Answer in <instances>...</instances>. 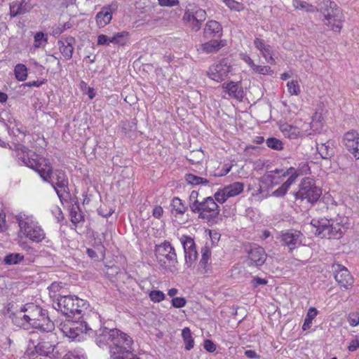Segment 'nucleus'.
Masks as SVG:
<instances>
[{"mask_svg": "<svg viewBox=\"0 0 359 359\" xmlns=\"http://www.w3.org/2000/svg\"><path fill=\"white\" fill-rule=\"evenodd\" d=\"M311 231L322 238L339 239L348 228V218L338 217L334 219L326 218L313 219L311 222Z\"/></svg>", "mask_w": 359, "mask_h": 359, "instance_id": "obj_1", "label": "nucleus"}, {"mask_svg": "<svg viewBox=\"0 0 359 359\" xmlns=\"http://www.w3.org/2000/svg\"><path fill=\"white\" fill-rule=\"evenodd\" d=\"M324 4L326 8L320 7L318 8L311 4H309L306 1H296L294 4L296 8L304 9L307 12L320 11L325 18V25L330 27L331 29L339 32L343 24L342 13L341 11L337 8L336 4L330 0H325Z\"/></svg>", "mask_w": 359, "mask_h": 359, "instance_id": "obj_2", "label": "nucleus"}, {"mask_svg": "<svg viewBox=\"0 0 359 359\" xmlns=\"http://www.w3.org/2000/svg\"><path fill=\"white\" fill-rule=\"evenodd\" d=\"M20 233L34 243H40L46 238V233L32 215L20 213L16 216Z\"/></svg>", "mask_w": 359, "mask_h": 359, "instance_id": "obj_3", "label": "nucleus"}, {"mask_svg": "<svg viewBox=\"0 0 359 359\" xmlns=\"http://www.w3.org/2000/svg\"><path fill=\"white\" fill-rule=\"evenodd\" d=\"M132 338L117 330L110 345L111 359H140L133 353Z\"/></svg>", "mask_w": 359, "mask_h": 359, "instance_id": "obj_4", "label": "nucleus"}, {"mask_svg": "<svg viewBox=\"0 0 359 359\" xmlns=\"http://www.w3.org/2000/svg\"><path fill=\"white\" fill-rule=\"evenodd\" d=\"M57 306L64 315L80 318L88 311L89 304L76 296L65 295L57 299Z\"/></svg>", "mask_w": 359, "mask_h": 359, "instance_id": "obj_5", "label": "nucleus"}, {"mask_svg": "<svg viewBox=\"0 0 359 359\" xmlns=\"http://www.w3.org/2000/svg\"><path fill=\"white\" fill-rule=\"evenodd\" d=\"M43 310L41 307L33 303L27 304L13 314L12 321L18 327L29 330L35 321L39 320Z\"/></svg>", "mask_w": 359, "mask_h": 359, "instance_id": "obj_6", "label": "nucleus"}, {"mask_svg": "<svg viewBox=\"0 0 359 359\" xmlns=\"http://www.w3.org/2000/svg\"><path fill=\"white\" fill-rule=\"evenodd\" d=\"M157 262L164 269L174 272L178 263L175 248L169 242L165 241L156 246L155 250Z\"/></svg>", "mask_w": 359, "mask_h": 359, "instance_id": "obj_7", "label": "nucleus"}, {"mask_svg": "<svg viewBox=\"0 0 359 359\" xmlns=\"http://www.w3.org/2000/svg\"><path fill=\"white\" fill-rule=\"evenodd\" d=\"M320 122L313 121L311 123H303L301 128L296 126H292L288 123H283L280 126V130L285 137L295 139L301 135H310L312 132H317L321 128Z\"/></svg>", "mask_w": 359, "mask_h": 359, "instance_id": "obj_8", "label": "nucleus"}, {"mask_svg": "<svg viewBox=\"0 0 359 359\" xmlns=\"http://www.w3.org/2000/svg\"><path fill=\"white\" fill-rule=\"evenodd\" d=\"M215 198L208 196L203 198L196 210L191 212L198 214V217L207 222H211L217 217L219 214V205L215 202Z\"/></svg>", "mask_w": 359, "mask_h": 359, "instance_id": "obj_9", "label": "nucleus"}, {"mask_svg": "<svg viewBox=\"0 0 359 359\" xmlns=\"http://www.w3.org/2000/svg\"><path fill=\"white\" fill-rule=\"evenodd\" d=\"M322 192L320 189L317 187L311 178L304 179L300 185L299 191L295 194L296 199L306 200L311 203L316 202L320 198Z\"/></svg>", "mask_w": 359, "mask_h": 359, "instance_id": "obj_10", "label": "nucleus"}, {"mask_svg": "<svg viewBox=\"0 0 359 359\" xmlns=\"http://www.w3.org/2000/svg\"><path fill=\"white\" fill-rule=\"evenodd\" d=\"M60 326L63 334L72 340L80 341L83 339V334H90L92 330L83 321H67Z\"/></svg>", "mask_w": 359, "mask_h": 359, "instance_id": "obj_11", "label": "nucleus"}, {"mask_svg": "<svg viewBox=\"0 0 359 359\" xmlns=\"http://www.w3.org/2000/svg\"><path fill=\"white\" fill-rule=\"evenodd\" d=\"M232 71V66L226 59H222L212 65L207 71V76L216 82H222L228 78Z\"/></svg>", "mask_w": 359, "mask_h": 359, "instance_id": "obj_12", "label": "nucleus"}, {"mask_svg": "<svg viewBox=\"0 0 359 359\" xmlns=\"http://www.w3.org/2000/svg\"><path fill=\"white\" fill-rule=\"evenodd\" d=\"M45 182H49L53 186L60 199L65 194H68V180L64 171L61 170L53 171L48 180Z\"/></svg>", "mask_w": 359, "mask_h": 359, "instance_id": "obj_13", "label": "nucleus"}, {"mask_svg": "<svg viewBox=\"0 0 359 359\" xmlns=\"http://www.w3.org/2000/svg\"><path fill=\"white\" fill-rule=\"evenodd\" d=\"M244 184L236 182L219 189L215 194V200L220 203H224L228 198L236 196L243 192Z\"/></svg>", "mask_w": 359, "mask_h": 359, "instance_id": "obj_14", "label": "nucleus"}, {"mask_svg": "<svg viewBox=\"0 0 359 359\" xmlns=\"http://www.w3.org/2000/svg\"><path fill=\"white\" fill-rule=\"evenodd\" d=\"M335 280L346 290L351 288L353 284V278L344 266L334 263L332 266Z\"/></svg>", "mask_w": 359, "mask_h": 359, "instance_id": "obj_15", "label": "nucleus"}, {"mask_svg": "<svg viewBox=\"0 0 359 359\" xmlns=\"http://www.w3.org/2000/svg\"><path fill=\"white\" fill-rule=\"evenodd\" d=\"M27 167L36 170L43 181L48 180L49 175L53 172L50 162L44 158H34L33 161H28Z\"/></svg>", "mask_w": 359, "mask_h": 359, "instance_id": "obj_16", "label": "nucleus"}, {"mask_svg": "<svg viewBox=\"0 0 359 359\" xmlns=\"http://www.w3.org/2000/svg\"><path fill=\"white\" fill-rule=\"evenodd\" d=\"M302 234L294 230H290L282 233L280 242L282 245L288 248L290 251L297 248L302 243Z\"/></svg>", "mask_w": 359, "mask_h": 359, "instance_id": "obj_17", "label": "nucleus"}, {"mask_svg": "<svg viewBox=\"0 0 359 359\" xmlns=\"http://www.w3.org/2000/svg\"><path fill=\"white\" fill-rule=\"evenodd\" d=\"M343 142L348 151L359 159V133L353 130L346 133Z\"/></svg>", "mask_w": 359, "mask_h": 359, "instance_id": "obj_18", "label": "nucleus"}, {"mask_svg": "<svg viewBox=\"0 0 359 359\" xmlns=\"http://www.w3.org/2000/svg\"><path fill=\"white\" fill-rule=\"evenodd\" d=\"M118 8V4L116 1L104 6L97 13L95 17L96 22L99 27H104L108 25L112 19V13Z\"/></svg>", "mask_w": 359, "mask_h": 359, "instance_id": "obj_19", "label": "nucleus"}, {"mask_svg": "<svg viewBox=\"0 0 359 359\" xmlns=\"http://www.w3.org/2000/svg\"><path fill=\"white\" fill-rule=\"evenodd\" d=\"M267 255L264 249L257 245L250 247L248 251V259L250 262V265L259 266L263 265L266 259Z\"/></svg>", "mask_w": 359, "mask_h": 359, "instance_id": "obj_20", "label": "nucleus"}, {"mask_svg": "<svg viewBox=\"0 0 359 359\" xmlns=\"http://www.w3.org/2000/svg\"><path fill=\"white\" fill-rule=\"evenodd\" d=\"M115 333H117V329H108L107 327L100 328L96 332V343L100 347L109 346L112 344V340Z\"/></svg>", "mask_w": 359, "mask_h": 359, "instance_id": "obj_21", "label": "nucleus"}, {"mask_svg": "<svg viewBox=\"0 0 359 359\" xmlns=\"http://www.w3.org/2000/svg\"><path fill=\"white\" fill-rule=\"evenodd\" d=\"M31 0H19L10 4V15L15 17L29 12L32 8Z\"/></svg>", "mask_w": 359, "mask_h": 359, "instance_id": "obj_22", "label": "nucleus"}, {"mask_svg": "<svg viewBox=\"0 0 359 359\" xmlns=\"http://www.w3.org/2000/svg\"><path fill=\"white\" fill-rule=\"evenodd\" d=\"M224 92L229 97L237 100L243 98V90L239 82L229 81L222 84Z\"/></svg>", "mask_w": 359, "mask_h": 359, "instance_id": "obj_23", "label": "nucleus"}, {"mask_svg": "<svg viewBox=\"0 0 359 359\" xmlns=\"http://www.w3.org/2000/svg\"><path fill=\"white\" fill-rule=\"evenodd\" d=\"M74 44L75 39L72 36L67 37L58 41L60 51L65 60H68L72 57Z\"/></svg>", "mask_w": 359, "mask_h": 359, "instance_id": "obj_24", "label": "nucleus"}, {"mask_svg": "<svg viewBox=\"0 0 359 359\" xmlns=\"http://www.w3.org/2000/svg\"><path fill=\"white\" fill-rule=\"evenodd\" d=\"M32 327L47 332H50L54 329V324L49 319L46 310H43L41 316L39 318V320L35 321Z\"/></svg>", "mask_w": 359, "mask_h": 359, "instance_id": "obj_25", "label": "nucleus"}, {"mask_svg": "<svg viewBox=\"0 0 359 359\" xmlns=\"http://www.w3.org/2000/svg\"><path fill=\"white\" fill-rule=\"evenodd\" d=\"M226 45V40H210L201 46V50L206 54L217 53L221 48Z\"/></svg>", "mask_w": 359, "mask_h": 359, "instance_id": "obj_26", "label": "nucleus"}, {"mask_svg": "<svg viewBox=\"0 0 359 359\" xmlns=\"http://www.w3.org/2000/svg\"><path fill=\"white\" fill-rule=\"evenodd\" d=\"M222 32V25L215 20L208 21L204 28V34L206 37H215L217 36H221Z\"/></svg>", "mask_w": 359, "mask_h": 359, "instance_id": "obj_27", "label": "nucleus"}, {"mask_svg": "<svg viewBox=\"0 0 359 359\" xmlns=\"http://www.w3.org/2000/svg\"><path fill=\"white\" fill-rule=\"evenodd\" d=\"M14 151L15 153V156L18 158V159L20 160L26 166H27L28 161H33L34 159L29 156V150L22 144H15Z\"/></svg>", "mask_w": 359, "mask_h": 359, "instance_id": "obj_28", "label": "nucleus"}, {"mask_svg": "<svg viewBox=\"0 0 359 359\" xmlns=\"http://www.w3.org/2000/svg\"><path fill=\"white\" fill-rule=\"evenodd\" d=\"M36 352L41 355H46L51 358V355L54 357L53 351L55 349V346L53 345L49 341H42L38 343L37 345L34 346Z\"/></svg>", "mask_w": 359, "mask_h": 359, "instance_id": "obj_29", "label": "nucleus"}, {"mask_svg": "<svg viewBox=\"0 0 359 359\" xmlns=\"http://www.w3.org/2000/svg\"><path fill=\"white\" fill-rule=\"evenodd\" d=\"M170 206L171 213L176 217L182 216L187 209V206L182 203V201L178 197L173 198Z\"/></svg>", "mask_w": 359, "mask_h": 359, "instance_id": "obj_30", "label": "nucleus"}, {"mask_svg": "<svg viewBox=\"0 0 359 359\" xmlns=\"http://www.w3.org/2000/svg\"><path fill=\"white\" fill-rule=\"evenodd\" d=\"M201 259L199 262L198 269L201 273L204 274L208 271L211 252L207 247H204L201 250Z\"/></svg>", "mask_w": 359, "mask_h": 359, "instance_id": "obj_31", "label": "nucleus"}, {"mask_svg": "<svg viewBox=\"0 0 359 359\" xmlns=\"http://www.w3.org/2000/svg\"><path fill=\"white\" fill-rule=\"evenodd\" d=\"M332 142L327 141L326 143L317 144V150L323 158L328 159L334 153Z\"/></svg>", "mask_w": 359, "mask_h": 359, "instance_id": "obj_32", "label": "nucleus"}, {"mask_svg": "<svg viewBox=\"0 0 359 359\" xmlns=\"http://www.w3.org/2000/svg\"><path fill=\"white\" fill-rule=\"evenodd\" d=\"M278 173H281V176L283 177L288 176L287 180L285 182L283 183L284 186L287 187L288 189L290 187V186L295 182L297 177H298L299 174L297 173L295 168L290 167L286 170L283 171H277Z\"/></svg>", "mask_w": 359, "mask_h": 359, "instance_id": "obj_33", "label": "nucleus"}, {"mask_svg": "<svg viewBox=\"0 0 359 359\" xmlns=\"http://www.w3.org/2000/svg\"><path fill=\"white\" fill-rule=\"evenodd\" d=\"M27 68L23 64H18L14 69L15 79L19 81H24L27 78Z\"/></svg>", "mask_w": 359, "mask_h": 359, "instance_id": "obj_34", "label": "nucleus"}, {"mask_svg": "<svg viewBox=\"0 0 359 359\" xmlns=\"http://www.w3.org/2000/svg\"><path fill=\"white\" fill-rule=\"evenodd\" d=\"M182 336L187 350H191L194 345L191 330L189 327H184L182 331Z\"/></svg>", "mask_w": 359, "mask_h": 359, "instance_id": "obj_35", "label": "nucleus"}, {"mask_svg": "<svg viewBox=\"0 0 359 359\" xmlns=\"http://www.w3.org/2000/svg\"><path fill=\"white\" fill-rule=\"evenodd\" d=\"M24 259V255L21 253H10L7 255L4 262L7 265L18 264Z\"/></svg>", "mask_w": 359, "mask_h": 359, "instance_id": "obj_36", "label": "nucleus"}, {"mask_svg": "<svg viewBox=\"0 0 359 359\" xmlns=\"http://www.w3.org/2000/svg\"><path fill=\"white\" fill-rule=\"evenodd\" d=\"M185 180L188 184L191 185L207 184L209 183V181L207 179L196 176L191 173H189L185 175Z\"/></svg>", "mask_w": 359, "mask_h": 359, "instance_id": "obj_37", "label": "nucleus"}, {"mask_svg": "<svg viewBox=\"0 0 359 359\" xmlns=\"http://www.w3.org/2000/svg\"><path fill=\"white\" fill-rule=\"evenodd\" d=\"M180 240L183 246L184 253L196 248L195 242L190 236H182Z\"/></svg>", "mask_w": 359, "mask_h": 359, "instance_id": "obj_38", "label": "nucleus"}, {"mask_svg": "<svg viewBox=\"0 0 359 359\" xmlns=\"http://www.w3.org/2000/svg\"><path fill=\"white\" fill-rule=\"evenodd\" d=\"M223 2L232 11L241 12L245 9V6L242 2L235 0H223Z\"/></svg>", "mask_w": 359, "mask_h": 359, "instance_id": "obj_39", "label": "nucleus"}, {"mask_svg": "<svg viewBox=\"0 0 359 359\" xmlns=\"http://www.w3.org/2000/svg\"><path fill=\"white\" fill-rule=\"evenodd\" d=\"M277 171H283V170H278L270 171L266 176L265 179L268 182H270L271 184H278L280 182L281 173H278Z\"/></svg>", "mask_w": 359, "mask_h": 359, "instance_id": "obj_40", "label": "nucleus"}, {"mask_svg": "<svg viewBox=\"0 0 359 359\" xmlns=\"http://www.w3.org/2000/svg\"><path fill=\"white\" fill-rule=\"evenodd\" d=\"M287 91L290 95H299L301 93L300 86L296 80H291L287 83Z\"/></svg>", "mask_w": 359, "mask_h": 359, "instance_id": "obj_41", "label": "nucleus"}, {"mask_svg": "<svg viewBox=\"0 0 359 359\" xmlns=\"http://www.w3.org/2000/svg\"><path fill=\"white\" fill-rule=\"evenodd\" d=\"M116 45L123 46L129 40V33L123 31L114 34Z\"/></svg>", "mask_w": 359, "mask_h": 359, "instance_id": "obj_42", "label": "nucleus"}, {"mask_svg": "<svg viewBox=\"0 0 359 359\" xmlns=\"http://www.w3.org/2000/svg\"><path fill=\"white\" fill-rule=\"evenodd\" d=\"M185 255V264L188 267H191L192 264L195 262L198 257V252L196 250V248L188 251L184 253Z\"/></svg>", "mask_w": 359, "mask_h": 359, "instance_id": "obj_43", "label": "nucleus"}, {"mask_svg": "<svg viewBox=\"0 0 359 359\" xmlns=\"http://www.w3.org/2000/svg\"><path fill=\"white\" fill-rule=\"evenodd\" d=\"M262 55L265 59L266 62L270 65H275L276 61L275 59L273 57V48L269 45L266 49H264L262 53Z\"/></svg>", "mask_w": 359, "mask_h": 359, "instance_id": "obj_44", "label": "nucleus"}, {"mask_svg": "<svg viewBox=\"0 0 359 359\" xmlns=\"http://www.w3.org/2000/svg\"><path fill=\"white\" fill-rule=\"evenodd\" d=\"M266 143L269 148L275 150L280 151L283 149V142L280 140L275 137L268 138Z\"/></svg>", "mask_w": 359, "mask_h": 359, "instance_id": "obj_45", "label": "nucleus"}, {"mask_svg": "<svg viewBox=\"0 0 359 359\" xmlns=\"http://www.w3.org/2000/svg\"><path fill=\"white\" fill-rule=\"evenodd\" d=\"M198 192L196 191H192L189 195V207L192 211L193 210H196V208L197 205H199L201 201H199L198 199Z\"/></svg>", "mask_w": 359, "mask_h": 359, "instance_id": "obj_46", "label": "nucleus"}, {"mask_svg": "<svg viewBox=\"0 0 359 359\" xmlns=\"http://www.w3.org/2000/svg\"><path fill=\"white\" fill-rule=\"evenodd\" d=\"M47 41V39L45 37L44 34L41 32H36L34 35V43L35 48H40Z\"/></svg>", "mask_w": 359, "mask_h": 359, "instance_id": "obj_47", "label": "nucleus"}, {"mask_svg": "<svg viewBox=\"0 0 359 359\" xmlns=\"http://www.w3.org/2000/svg\"><path fill=\"white\" fill-rule=\"evenodd\" d=\"M252 72L262 75H272L273 74V71L269 66L256 65Z\"/></svg>", "mask_w": 359, "mask_h": 359, "instance_id": "obj_48", "label": "nucleus"}, {"mask_svg": "<svg viewBox=\"0 0 359 359\" xmlns=\"http://www.w3.org/2000/svg\"><path fill=\"white\" fill-rule=\"evenodd\" d=\"M149 297L154 302H160L165 299V294L160 290H152L149 293Z\"/></svg>", "mask_w": 359, "mask_h": 359, "instance_id": "obj_49", "label": "nucleus"}, {"mask_svg": "<svg viewBox=\"0 0 359 359\" xmlns=\"http://www.w3.org/2000/svg\"><path fill=\"white\" fill-rule=\"evenodd\" d=\"M158 3L163 7H172L180 4L179 0H158Z\"/></svg>", "mask_w": 359, "mask_h": 359, "instance_id": "obj_50", "label": "nucleus"}, {"mask_svg": "<svg viewBox=\"0 0 359 359\" xmlns=\"http://www.w3.org/2000/svg\"><path fill=\"white\" fill-rule=\"evenodd\" d=\"M254 45L260 51L261 53L269 44H266L265 41L262 39L256 38L254 40Z\"/></svg>", "mask_w": 359, "mask_h": 359, "instance_id": "obj_51", "label": "nucleus"}, {"mask_svg": "<svg viewBox=\"0 0 359 359\" xmlns=\"http://www.w3.org/2000/svg\"><path fill=\"white\" fill-rule=\"evenodd\" d=\"M254 45L260 51L261 53L269 44H266L265 41L262 39L256 38L254 40Z\"/></svg>", "mask_w": 359, "mask_h": 359, "instance_id": "obj_52", "label": "nucleus"}, {"mask_svg": "<svg viewBox=\"0 0 359 359\" xmlns=\"http://www.w3.org/2000/svg\"><path fill=\"white\" fill-rule=\"evenodd\" d=\"M254 45L260 51L261 53L269 44H266L265 41L262 39L256 38L254 40Z\"/></svg>", "mask_w": 359, "mask_h": 359, "instance_id": "obj_53", "label": "nucleus"}, {"mask_svg": "<svg viewBox=\"0 0 359 359\" xmlns=\"http://www.w3.org/2000/svg\"><path fill=\"white\" fill-rule=\"evenodd\" d=\"M186 300L183 297H175L172 299V305L175 308H182L186 304Z\"/></svg>", "mask_w": 359, "mask_h": 359, "instance_id": "obj_54", "label": "nucleus"}, {"mask_svg": "<svg viewBox=\"0 0 359 359\" xmlns=\"http://www.w3.org/2000/svg\"><path fill=\"white\" fill-rule=\"evenodd\" d=\"M348 323L350 325L355 327L359 325V314L358 313H351L348 316Z\"/></svg>", "mask_w": 359, "mask_h": 359, "instance_id": "obj_55", "label": "nucleus"}, {"mask_svg": "<svg viewBox=\"0 0 359 359\" xmlns=\"http://www.w3.org/2000/svg\"><path fill=\"white\" fill-rule=\"evenodd\" d=\"M287 190L288 189L285 187L283 184L281 187H280L272 193V195L276 197H282L287 193Z\"/></svg>", "mask_w": 359, "mask_h": 359, "instance_id": "obj_56", "label": "nucleus"}, {"mask_svg": "<svg viewBox=\"0 0 359 359\" xmlns=\"http://www.w3.org/2000/svg\"><path fill=\"white\" fill-rule=\"evenodd\" d=\"M196 18L197 17L195 16V14H193L189 10L186 11L183 15V20L189 24L192 23Z\"/></svg>", "mask_w": 359, "mask_h": 359, "instance_id": "obj_57", "label": "nucleus"}, {"mask_svg": "<svg viewBox=\"0 0 359 359\" xmlns=\"http://www.w3.org/2000/svg\"><path fill=\"white\" fill-rule=\"evenodd\" d=\"M83 219V216L81 213L76 212H71V221L74 224H79Z\"/></svg>", "mask_w": 359, "mask_h": 359, "instance_id": "obj_58", "label": "nucleus"}, {"mask_svg": "<svg viewBox=\"0 0 359 359\" xmlns=\"http://www.w3.org/2000/svg\"><path fill=\"white\" fill-rule=\"evenodd\" d=\"M241 59L246 63L251 68V69L253 71L254 68L257 65L255 64L254 61L251 59V57L246 55L243 54L241 55Z\"/></svg>", "mask_w": 359, "mask_h": 359, "instance_id": "obj_59", "label": "nucleus"}, {"mask_svg": "<svg viewBox=\"0 0 359 359\" xmlns=\"http://www.w3.org/2000/svg\"><path fill=\"white\" fill-rule=\"evenodd\" d=\"M204 348L208 352H214L216 350V346L212 341L207 339L204 341Z\"/></svg>", "mask_w": 359, "mask_h": 359, "instance_id": "obj_60", "label": "nucleus"}, {"mask_svg": "<svg viewBox=\"0 0 359 359\" xmlns=\"http://www.w3.org/2000/svg\"><path fill=\"white\" fill-rule=\"evenodd\" d=\"M163 213V210L161 206L156 205L152 211V215L157 219H160Z\"/></svg>", "mask_w": 359, "mask_h": 359, "instance_id": "obj_61", "label": "nucleus"}, {"mask_svg": "<svg viewBox=\"0 0 359 359\" xmlns=\"http://www.w3.org/2000/svg\"><path fill=\"white\" fill-rule=\"evenodd\" d=\"M62 288V285L61 283H53L49 287L48 290L50 292L56 293L60 291V289Z\"/></svg>", "mask_w": 359, "mask_h": 359, "instance_id": "obj_62", "label": "nucleus"}, {"mask_svg": "<svg viewBox=\"0 0 359 359\" xmlns=\"http://www.w3.org/2000/svg\"><path fill=\"white\" fill-rule=\"evenodd\" d=\"M109 36L105 34H100L97 36V45L108 46Z\"/></svg>", "mask_w": 359, "mask_h": 359, "instance_id": "obj_63", "label": "nucleus"}, {"mask_svg": "<svg viewBox=\"0 0 359 359\" xmlns=\"http://www.w3.org/2000/svg\"><path fill=\"white\" fill-rule=\"evenodd\" d=\"M359 348V339H356L352 340L348 346L349 351H355Z\"/></svg>", "mask_w": 359, "mask_h": 359, "instance_id": "obj_64", "label": "nucleus"}]
</instances>
